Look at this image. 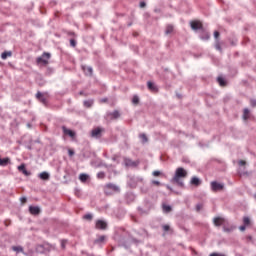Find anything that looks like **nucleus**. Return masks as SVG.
<instances>
[{
	"mask_svg": "<svg viewBox=\"0 0 256 256\" xmlns=\"http://www.w3.org/2000/svg\"><path fill=\"white\" fill-rule=\"evenodd\" d=\"M152 174H153L154 177L161 176V172L159 170L154 171Z\"/></svg>",
	"mask_w": 256,
	"mask_h": 256,
	"instance_id": "38",
	"label": "nucleus"
},
{
	"mask_svg": "<svg viewBox=\"0 0 256 256\" xmlns=\"http://www.w3.org/2000/svg\"><path fill=\"white\" fill-rule=\"evenodd\" d=\"M243 119L244 121H247V119H249V110L247 108H245L243 111Z\"/></svg>",
	"mask_w": 256,
	"mask_h": 256,
	"instance_id": "27",
	"label": "nucleus"
},
{
	"mask_svg": "<svg viewBox=\"0 0 256 256\" xmlns=\"http://www.w3.org/2000/svg\"><path fill=\"white\" fill-rule=\"evenodd\" d=\"M145 5H146L145 2H141V3H140V7H141V8L145 7Z\"/></svg>",
	"mask_w": 256,
	"mask_h": 256,
	"instance_id": "51",
	"label": "nucleus"
},
{
	"mask_svg": "<svg viewBox=\"0 0 256 256\" xmlns=\"http://www.w3.org/2000/svg\"><path fill=\"white\" fill-rule=\"evenodd\" d=\"M191 185H194V187H199V185H201V180L194 176L192 177L191 181H190Z\"/></svg>",
	"mask_w": 256,
	"mask_h": 256,
	"instance_id": "12",
	"label": "nucleus"
},
{
	"mask_svg": "<svg viewBox=\"0 0 256 256\" xmlns=\"http://www.w3.org/2000/svg\"><path fill=\"white\" fill-rule=\"evenodd\" d=\"M112 119H119L121 117V114L118 110H115L114 112L110 113Z\"/></svg>",
	"mask_w": 256,
	"mask_h": 256,
	"instance_id": "21",
	"label": "nucleus"
},
{
	"mask_svg": "<svg viewBox=\"0 0 256 256\" xmlns=\"http://www.w3.org/2000/svg\"><path fill=\"white\" fill-rule=\"evenodd\" d=\"M187 170L183 167H179L176 169L175 174L172 178V183L178 185V187H185V183L183 182L184 179H187Z\"/></svg>",
	"mask_w": 256,
	"mask_h": 256,
	"instance_id": "1",
	"label": "nucleus"
},
{
	"mask_svg": "<svg viewBox=\"0 0 256 256\" xmlns=\"http://www.w3.org/2000/svg\"><path fill=\"white\" fill-rule=\"evenodd\" d=\"M162 228H163V231H165V232H167L171 229V227L167 224L163 225Z\"/></svg>",
	"mask_w": 256,
	"mask_h": 256,
	"instance_id": "37",
	"label": "nucleus"
},
{
	"mask_svg": "<svg viewBox=\"0 0 256 256\" xmlns=\"http://www.w3.org/2000/svg\"><path fill=\"white\" fill-rule=\"evenodd\" d=\"M83 219L86 221H93V215L92 214H86L83 216Z\"/></svg>",
	"mask_w": 256,
	"mask_h": 256,
	"instance_id": "31",
	"label": "nucleus"
},
{
	"mask_svg": "<svg viewBox=\"0 0 256 256\" xmlns=\"http://www.w3.org/2000/svg\"><path fill=\"white\" fill-rule=\"evenodd\" d=\"M36 251H37L38 253H43V245H38V246L36 247Z\"/></svg>",
	"mask_w": 256,
	"mask_h": 256,
	"instance_id": "35",
	"label": "nucleus"
},
{
	"mask_svg": "<svg viewBox=\"0 0 256 256\" xmlns=\"http://www.w3.org/2000/svg\"><path fill=\"white\" fill-rule=\"evenodd\" d=\"M225 231H229V229H225Z\"/></svg>",
	"mask_w": 256,
	"mask_h": 256,
	"instance_id": "53",
	"label": "nucleus"
},
{
	"mask_svg": "<svg viewBox=\"0 0 256 256\" xmlns=\"http://www.w3.org/2000/svg\"><path fill=\"white\" fill-rule=\"evenodd\" d=\"M219 35H220V34H219V31H215V32H214V37H215V39H219Z\"/></svg>",
	"mask_w": 256,
	"mask_h": 256,
	"instance_id": "46",
	"label": "nucleus"
},
{
	"mask_svg": "<svg viewBox=\"0 0 256 256\" xmlns=\"http://www.w3.org/2000/svg\"><path fill=\"white\" fill-rule=\"evenodd\" d=\"M97 178H98V179H105V172H99V173L97 174Z\"/></svg>",
	"mask_w": 256,
	"mask_h": 256,
	"instance_id": "34",
	"label": "nucleus"
},
{
	"mask_svg": "<svg viewBox=\"0 0 256 256\" xmlns=\"http://www.w3.org/2000/svg\"><path fill=\"white\" fill-rule=\"evenodd\" d=\"M82 70L84 71L85 75H93V68L89 66H83Z\"/></svg>",
	"mask_w": 256,
	"mask_h": 256,
	"instance_id": "15",
	"label": "nucleus"
},
{
	"mask_svg": "<svg viewBox=\"0 0 256 256\" xmlns=\"http://www.w3.org/2000/svg\"><path fill=\"white\" fill-rule=\"evenodd\" d=\"M209 256H224L223 254H219V253H211Z\"/></svg>",
	"mask_w": 256,
	"mask_h": 256,
	"instance_id": "48",
	"label": "nucleus"
},
{
	"mask_svg": "<svg viewBox=\"0 0 256 256\" xmlns=\"http://www.w3.org/2000/svg\"><path fill=\"white\" fill-rule=\"evenodd\" d=\"M12 251H15L16 253H23V247H21V246H12Z\"/></svg>",
	"mask_w": 256,
	"mask_h": 256,
	"instance_id": "25",
	"label": "nucleus"
},
{
	"mask_svg": "<svg viewBox=\"0 0 256 256\" xmlns=\"http://www.w3.org/2000/svg\"><path fill=\"white\" fill-rule=\"evenodd\" d=\"M36 98H37L39 101H41V103H43L44 105L47 104V98H45V96L43 95V93L37 92Z\"/></svg>",
	"mask_w": 256,
	"mask_h": 256,
	"instance_id": "11",
	"label": "nucleus"
},
{
	"mask_svg": "<svg viewBox=\"0 0 256 256\" xmlns=\"http://www.w3.org/2000/svg\"><path fill=\"white\" fill-rule=\"evenodd\" d=\"M68 155H69V157H73V155H75V151H73L72 149H69Z\"/></svg>",
	"mask_w": 256,
	"mask_h": 256,
	"instance_id": "42",
	"label": "nucleus"
},
{
	"mask_svg": "<svg viewBox=\"0 0 256 256\" xmlns=\"http://www.w3.org/2000/svg\"><path fill=\"white\" fill-rule=\"evenodd\" d=\"M223 223H225V219L221 217L214 218V225H216V227H221Z\"/></svg>",
	"mask_w": 256,
	"mask_h": 256,
	"instance_id": "13",
	"label": "nucleus"
},
{
	"mask_svg": "<svg viewBox=\"0 0 256 256\" xmlns=\"http://www.w3.org/2000/svg\"><path fill=\"white\" fill-rule=\"evenodd\" d=\"M162 209H163L164 213H171V211L173 210V208H171V206H169L167 204H163Z\"/></svg>",
	"mask_w": 256,
	"mask_h": 256,
	"instance_id": "18",
	"label": "nucleus"
},
{
	"mask_svg": "<svg viewBox=\"0 0 256 256\" xmlns=\"http://www.w3.org/2000/svg\"><path fill=\"white\" fill-rule=\"evenodd\" d=\"M170 33H173V26L168 25L166 28V34L169 35Z\"/></svg>",
	"mask_w": 256,
	"mask_h": 256,
	"instance_id": "32",
	"label": "nucleus"
},
{
	"mask_svg": "<svg viewBox=\"0 0 256 256\" xmlns=\"http://www.w3.org/2000/svg\"><path fill=\"white\" fill-rule=\"evenodd\" d=\"M106 189H111L112 191H119V187H117L116 185L109 183L106 185Z\"/></svg>",
	"mask_w": 256,
	"mask_h": 256,
	"instance_id": "19",
	"label": "nucleus"
},
{
	"mask_svg": "<svg viewBox=\"0 0 256 256\" xmlns=\"http://www.w3.org/2000/svg\"><path fill=\"white\" fill-rule=\"evenodd\" d=\"M210 37L211 36L207 32H203L201 35V39H203L204 41H209Z\"/></svg>",
	"mask_w": 256,
	"mask_h": 256,
	"instance_id": "26",
	"label": "nucleus"
},
{
	"mask_svg": "<svg viewBox=\"0 0 256 256\" xmlns=\"http://www.w3.org/2000/svg\"><path fill=\"white\" fill-rule=\"evenodd\" d=\"M9 163H11V159H9V158L2 159L0 157V166L1 167H7V165H9Z\"/></svg>",
	"mask_w": 256,
	"mask_h": 256,
	"instance_id": "14",
	"label": "nucleus"
},
{
	"mask_svg": "<svg viewBox=\"0 0 256 256\" xmlns=\"http://www.w3.org/2000/svg\"><path fill=\"white\" fill-rule=\"evenodd\" d=\"M215 49H217V51H221V44L219 43V41H216Z\"/></svg>",
	"mask_w": 256,
	"mask_h": 256,
	"instance_id": "36",
	"label": "nucleus"
},
{
	"mask_svg": "<svg viewBox=\"0 0 256 256\" xmlns=\"http://www.w3.org/2000/svg\"><path fill=\"white\" fill-rule=\"evenodd\" d=\"M203 209V204H197L196 205V211H201Z\"/></svg>",
	"mask_w": 256,
	"mask_h": 256,
	"instance_id": "41",
	"label": "nucleus"
},
{
	"mask_svg": "<svg viewBox=\"0 0 256 256\" xmlns=\"http://www.w3.org/2000/svg\"><path fill=\"white\" fill-rule=\"evenodd\" d=\"M62 248L65 249V245H67V240L61 241Z\"/></svg>",
	"mask_w": 256,
	"mask_h": 256,
	"instance_id": "44",
	"label": "nucleus"
},
{
	"mask_svg": "<svg viewBox=\"0 0 256 256\" xmlns=\"http://www.w3.org/2000/svg\"><path fill=\"white\" fill-rule=\"evenodd\" d=\"M191 29L193 31L201 30L203 31V22L201 20H193L190 22Z\"/></svg>",
	"mask_w": 256,
	"mask_h": 256,
	"instance_id": "3",
	"label": "nucleus"
},
{
	"mask_svg": "<svg viewBox=\"0 0 256 256\" xmlns=\"http://www.w3.org/2000/svg\"><path fill=\"white\" fill-rule=\"evenodd\" d=\"M40 179H42V181H49L50 175L47 172H42L39 175Z\"/></svg>",
	"mask_w": 256,
	"mask_h": 256,
	"instance_id": "16",
	"label": "nucleus"
},
{
	"mask_svg": "<svg viewBox=\"0 0 256 256\" xmlns=\"http://www.w3.org/2000/svg\"><path fill=\"white\" fill-rule=\"evenodd\" d=\"M87 179H89V175H87V174H80V175H79V180H80L82 183H86Z\"/></svg>",
	"mask_w": 256,
	"mask_h": 256,
	"instance_id": "22",
	"label": "nucleus"
},
{
	"mask_svg": "<svg viewBox=\"0 0 256 256\" xmlns=\"http://www.w3.org/2000/svg\"><path fill=\"white\" fill-rule=\"evenodd\" d=\"M62 131L64 133V135H68L69 137H71V139H75V131L68 129L65 126H62Z\"/></svg>",
	"mask_w": 256,
	"mask_h": 256,
	"instance_id": "7",
	"label": "nucleus"
},
{
	"mask_svg": "<svg viewBox=\"0 0 256 256\" xmlns=\"http://www.w3.org/2000/svg\"><path fill=\"white\" fill-rule=\"evenodd\" d=\"M243 223L246 227H249V225H251V219H249V217H244Z\"/></svg>",
	"mask_w": 256,
	"mask_h": 256,
	"instance_id": "28",
	"label": "nucleus"
},
{
	"mask_svg": "<svg viewBox=\"0 0 256 256\" xmlns=\"http://www.w3.org/2000/svg\"><path fill=\"white\" fill-rule=\"evenodd\" d=\"M20 201L22 204H25V203H27V198L22 197V198H20Z\"/></svg>",
	"mask_w": 256,
	"mask_h": 256,
	"instance_id": "45",
	"label": "nucleus"
},
{
	"mask_svg": "<svg viewBox=\"0 0 256 256\" xmlns=\"http://www.w3.org/2000/svg\"><path fill=\"white\" fill-rule=\"evenodd\" d=\"M70 45L71 47H76L77 46V42L74 39L70 40Z\"/></svg>",
	"mask_w": 256,
	"mask_h": 256,
	"instance_id": "39",
	"label": "nucleus"
},
{
	"mask_svg": "<svg viewBox=\"0 0 256 256\" xmlns=\"http://www.w3.org/2000/svg\"><path fill=\"white\" fill-rule=\"evenodd\" d=\"M29 212L31 213V215H39V213H41V209H39V207L37 206H30Z\"/></svg>",
	"mask_w": 256,
	"mask_h": 256,
	"instance_id": "9",
	"label": "nucleus"
},
{
	"mask_svg": "<svg viewBox=\"0 0 256 256\" xmlns=\"http://www.w3.org/2000/svg\"><path fill=\"white\" fill-rule=\"evenodd\" d=\"M211 189L214 191V193H217V191H223V189H225V185L217 181H213L211 182Z\"/></svg>",
	"mask_w": 256,
	"mask_h": 256,
	"instance_id": "5",
	"label": "nucleus"
},
{
	"mask_svg": "<svg viewBox=\"0 0 256 256\" xmlns=\"http://www.w3.org/2000/svg\"><path fill=\"white\" fill-rule=\"evenodd\" d=\"M106 237L104 235L99 236L96 240L95 243H104Z\"/></svg>",
	"mask_w": 256,
	"mask_h": 256,
	"instance_id": "29",
	"label": "nucleus"
},
{
	"mask_svg": "<svg viewBox=\"0 0 256 256\" xmlns=\"http://www.w3.org/2000/svg\"><path fill=\"white\" fill-rule=\"evenodd\" d=\"M250 103L252 107H256V100H251Z\"/></svg>",
	"mask_w": 256,
	"mask_h": 256,
	"instance_id": "47",
	"label": "nucleus"
},
{
	"mask_svg": "<svg viewBox=\"0 0 256 256\" xmlns=\"http://www.w3.org/2000/svg\"><path fill=\"white\" fill-rule=\"evenodd\" d=\"M18 171L20 173H23V175H25L26 177H29V175H31V172L27 171L25 164H21L20 166H18Z\"/></svg>",
	"mask_w": 256,
	"mask_h": 256,
	"instance_id": "8",
	"label": "nucleus"
},
{
	"mask_svg": "<svg viewBox=\"0 0 256 256\" xmlns=\"http://www.w3.org/2000/svg\"><path fill=\"white\" fill-rule=\"evenodd\" d=\"M133 105H139V96L135 95L132 98Z\"/></svg>",
	"mask_w": 256,
	"mask_h": 256,
	"instance_id": "30",
	"label": "nucleus"
},
{
	"mask_svg": "<svg viewBox=\"0 0 256 256\" xmlns=\"http://www.w3.org/2000/svg\"><path fill=\"white\" fill-rule=\"evenodd\" d=\"M84 107H86L87 109L93 107V100H85Z\"/></svg>",
	"mask_w": 256,
	"mask_h": 256,
	"instance_id": "23",
	"label": "nucleus"
},
{
	"mask_svg": "<svg viewBox=\"0 0 256 256\" xmlns=\"http://www.w3.org/2000/svg\"><path fill=\"white\" fill-rule=\"evenodd\" d=\"M246 227H247L246 225H243V226H240L239 229L240 231H245Z\"/></svg>",
	"mask_w": 256,
	"mask_h": 256,
	"instance_id": "49",
	"label": "nucleus"
},
{
	"mask_svg": "<svg viewBox=\"0 0 256 256\" xmlns=\"http://www.w3.org/2000/svg\"><path fill=\"white\" fill-rule=\"evenodd\" d=\"M217 81H218L220 87H225V85H227V83L225 82V79H223V77H218Z\"/></svg>",
	"mask_w": 256,
	"mask_h": 256,
	"instance_id": "24",
	"label": "nucleus"
},
{
	"mask_svg": "<svg viewBox=\"0 0 256 256\" xmlns=\"http://www.w3.org/2000/svg\"><path fill=\"white\" fill-rule=\"evenodd\" d=\"M246 239H247V241H253V237L252 236H247Z\"/></svg>",
	"mask_w": 256,
	"mask_h": 256,
	"instance_id": "50",
	"label": "nucleus"
},
{
	"mask_svg": "<svg viewBox=\"0 0 256 256\" xmlns=\"http://www.w3.org/2000/svg\"><path fill=\"white\" fill-rule=\"evenodd\" d=\"M49 59H51V54L49 52H44L41 57L36 59V63L37 65H43L44 67H47V65H49Z\"/></svg>",
	"mask_w": 256,
	"mask_h": 256,
	"instance_id": "2",
	"label": "nucleus"
},
{
	"mask_svg": "<svg viewBox=\"0 0 256 256\" xmlns=\"http://www.w3.org/2000/svg\"><path fill=\"white\" fill-rule=\"evenodd\" d=\"M139 137H140V139H142L143 143H147V141H148L147 135H145V134H140Z\"/></svg>",
	"mask_w": 256,
	"mask_h": 256,
	"instance_id": "33",
	"label": "nucleus"
},
{
	"mask_svg": "<svg viewBox=\"0 0 256 256\" xmlns=\"http://www.w3.org/2000/svg\"><path fill=\"white\" fill-rule=\"evenodd\" d=\"M104 131H105V129H103L101 127L94 128L91 131V137H93L94 139H99V138H101V135Z\"/></svg>",
	"mask_w": 256,
	"mask_h": 256,
	"instance_id": "4",
	"label": "nucleus"
},
{
	"mask_svg": "<svg viewBox=\"0 0 256 256\" xmlns=\"http://www.w3.org/2000/svg\"><path fill=\"white\" fill-rule=\"evenodd\" d=\"M12 55H13V52H11V51H5V52H3V53L1 54V59L5 60V59H7V57H12Z\"/></svg>",
	"mask_w": 256,
	"mask_h": 256,
	"instance_id": "17",
	"label": "nucleus"
},
{
	"mask_svg": "<svg viewBox=\"0 0 256 256\" xmlns=\"http://www.w3.org/2000/svg\"><path fill=\"white\" fill-rule=\"evenodd\" d=\"M101 103H107V98L102 99V100H101Z\"/></svg>",
	"mask_w": 256,
	"mask_h": 256,
	"instance_id": "52",
	"label": "nucleus"
},
{
	"mask_svg": "<svg viewBox=\"0 0 256 256\" xmlns=\"http://www.w3.org/2000/svg\"><path fill=\"white\" fill-rule=\"evenodd\" d=\"M95 228L105 231V229H107V222H105V220H96Z\"/></svg>",
	"mask_w": 256,
	"mask_h": 256,
	"instance_id": "6",
	"label": "nucleus"
},
{
	"mask_svg": "<svg viewBox=\"0 0 256 256\" xmlns=\"http://www.w3.org/2000/svg\"><path fill=\"white\" fill-rule=\"evenodd\" d=\"M148 89L150 91H153L154 93L157 92V86L153 84L152 82H148Z\"/></svg>",
	"mask_w": 256,
	"mask_h": 256,
	"instance_id": "20",
	"label": "nucleus"
},
{
	"mask_svg": "<svg viewBox=\"0 0 256 256\" xmlns=\"http://www.w3.org/2000/svg\"><path fill=\"white\" fill-rule=\"evenodd\" d=\"M238 165H240V167H243V166L247 165V162H245V160H240L238 162Z\"/></svg>",
	"mask_w": 256,
	"mask_h": 256,
	"instance_id": "40",
	"label": "nucleus"
},
{
	"mask_svg": "<svg viewBox=\"0 0 256 256\" xmlns=\"http://www.w3.org/2000/svg\"><path fill=\"white\" fill-rule=\"evenodd\" d=\"M124 163L126 167H137V164L135 161L129 159V158H125L124 159Z\"/></svg>",
	"mask_w": 256,
	"mask_h": 256,
	"instance_id": "10",
	"label": "nucleus"
},
{
	"mask_svg": "<svg viewBox=\"0 0 256 256\" xmlns=\"http://www.w3.org/2000/svg\"><path fill=\"white\" fill-rule=\"evenodd\" d=\"M152 185H156L157 187H159V185H161V182L154 180L152 181Z\"/></svg>",
	"mask_w": 256,
	"mask_h": 256,
	"instance_id": "43",
	"label": "nucleus"
}]
</instances>
